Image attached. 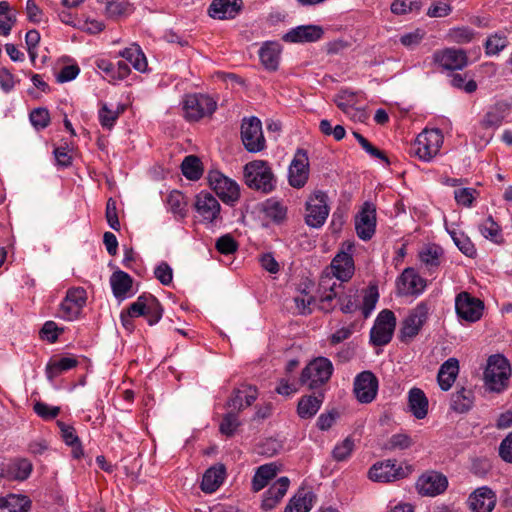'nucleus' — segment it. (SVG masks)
Instances as JSON below:
<instances>
[{
    "instance_id": "f257e3e1",
    "label": "nucleus",
    "mask_w": 512,
    "mask_h": 512,
    "mask_svg": "<svg viewBox=\"0 0 512 512\" xmlns=\"http://www.w3.org/2000/svg\"><path fill=\"white\" fill-rule=\"evenodd\" d=\"M163 308L157 298L151 294L140 295L133 302L126 312L121 313V323L128 331H133L134 324L132 318L144 316L149 325H154L162 318Z\"/></svg>"
},
{
    "instance_id": "f03ea898",
    "label": "nucleus",
    "mask_w": 512,
    "mask_h": 512,
    "mask_svg": "<svg viewBox=\"0 0 512 512\" xmlns=\"http://www.w3.org/2000/svg\"><path fill=\"white\" fill-rule=\"evenodd\" d=\"M511 374L510 363L504 356H490L483 376L486 390L497 394L504 392L509 386Z\"/></svg>"
},
{
    "instance_id": "7ed1b4c3",
    "label": "nucleus",
    "mask_w": 512,
    "mask_h": 512,
    "mask_svg": "<svg viewBox=\"0 0 512 512\" xmlns=\"http://www.w3.org/2000/svg\"><path fill=\"white\" fill-rule=\"evenodd\" d=\"M245 184L254 190L269 193L274 189L275 179L271 168L264 160L247 163L243 170Z\"/></svg>"
},
{
    "instance_id": "20e7f679",
    "label": "nucleus",
    "mask_w": 512,
    "mask_h": 512,
    "mask_svg": "<svg viewBox=\"0 0 512 512\" xmlns=\"http://www.w3.org/2000/svg\"><path fill=\"white\" fill-rule=\"evenodd\" d=\"M332 373V362L326 357H317L302 370L300 383L309 389H316L328 382Z\"/></svg>"
},
{
    "instance_id": "39448f33",
    "label": "nucleus",
    "mask_w": 512,
    "mask_h": 512,
    "mask_svg": "<svg viewBox=\"0 0 512 512\" xmlns=\"http://www.w3.org/2000/svg\"><path fill=\"white\" fill-rule=\"evenodd\" d=\"M443 144V134L437 129H424L411 146V153L423 161L434 158Z\"/></svg>"
},
{
    "instance_id": "423d86ee",
    "label": "nucleus",
    "mask_w": 512,
    "mask_h": 512,
    "mask_svg": "<svg viewBox=\"0 0 512 512\" xmlns=\"http://www.w3.org/2000/svg\"><path fill=\"white\" fill-rule=\"evenodd\" d=\"M413 472L412 465H397L395 460L375 463L368 471V477L374 482L389 483L408 477Z\"/></svg>"
},
{
    "instance_id": "0eeeda50",
    "label": "nucleus",
    "mask_w": 512,
    "mask_h": 512,
    "mask_svg": "<svg viewBox=\"0 0 512 512\" xmlns=\"http://www.w3.org/2000/svg\"><path fill=\"white\" fill-rule=\"evenodd\" d=\"M216 108L217 102L206 94H189L183 100L184 116L191 122L211 116Z\"/></svg>"
},
{
    "instance_id": "6e6552de",
    "label": "nucleus",
    "mask_w": 512,
    "mask_h": 512,
    "mask_svg": "<svg viewBox=\"0 0 512 512\" xmlns=\"http://www.w3.org/2000/svg\"><path fill=\"white\" fill-rule=\"evenodd\" d=\"M430 307L427 302L422 301L413 308L403 320L400 328V340L405 343L412 341L421 331L428 319Z\"/></svg>"
},
{
    "instance_id": "1a4fd4ad",
    "label": "nucleus",
    "mask_w": 512,
    "mask_h": 512,
    "mask_svg": "<svg viewBox=\"0 0 512 512\" xmlns=\"http://www.w3.org/2000/svg\"><path fill=\"white\" fill-rule=\"evenodd\" d=\"M241 140L245 149L250 153H258L265 149L266 141L262 123L257 117L252 116L242 120Z\"/></svg>"
},
{
    "instance_id": "9d476101",
    "label": "nucleus",
    "mask_w": 512,
    "mask_h": 512,
    "mask_svg": "<svg viewBox=\"0 0 512 512\" xmlns=\"http://www.w3.org/2000/svg\"><path fill=\"white\" fill-rule=\"evenodd\" d=\"M396 327V317L391 310H382L370 331V341L375 346L387 345Z\"/></svg>"
},
{
    "instance_id": "9b49d317",
    "label": "nucleus",
    "mask_w": 512,
    "mask_h": 512,
    "mask_svg": "<svg viewBox=\"0 0 512 512\" xmlns=\"http://www.w3.org/2000/svg\"><path fill=\"white\" fill-rule=\"evenodd\" d=\"M354 242L345 241L340 251L331 262V269L334 276L341 282L350 280L354 274L355 266L353 261Z\"/></svg>"
},
{
    "instance_id": "f8f14e48",
    "label": "nucleus",
    "mask_w": 512,
    "mask_h": 512,
    "mask_svg": "<svg viewBox=\"0 0 512 512\" xmlns=\"http://www.w3.org/2000/svg\"><path fill=\"white\" fill-rule=\"evenodd\" d=\"M484 303L479 298L463 291L455 298V311L457 316L466 322L474 323L481 319Z\"/></svg>"
},
{
    "instance_id": "ddd939ff",
    "label": "nucleus",
    "mask_w": 512,
    "mask_h": 512,
    "mask_svg": "<svg viewBox=\"0 0 512 512\" xmlns=\"http://www.w3.org/2000/svg\"><path fill=\"white\" fill-rule=\"evenodd\" d=\"M210 187L226 204H234L240 197L237 183L218 171H211L208 175Z\"/></svg>"
},
{
    "instance_id": "4468645a",
    "label": "nucleus",
    "mask_w": 512,
    "mask_h": 512,
    "mask_svg": "<svg viewBox=\"0 0 512 512\" xmlns=\"http://www.w3.org/2000/svg\"><path fill=\"white\" fill-rule=\"evenodd\" d=\"M378 386L379 382L374 373L362 371L354 379L353 392L360 403L368 404L376 398Z\"/></svg>"
},
{
    "instance_id": "2eb2a0df",
    "label": "nucleus",
    "mask_w": 512,
    "mask_h": 512,
    "mask_svg": "<svg viewBox=\"0 0 512 512\" xmlns=\"http://www.w3.org/2000/svg\"><path fill=\"white\" fill-rule=\"evenodd\" d=\"M306 224L313 228H320L329 215L327 196L323 192L314 193L306 203Z\"/></svg>"
},
{
    "instance_id": "dca6fc26",
    "label": "nucleus",
    "mask_w": 512,
    "mask_h": 512,
    "mask_svg": "<svg viewBox=\"0 0 512 512\" xmlns=\"http://www.w3.org/2000/svg\"><path fill=\"white\" fill-rule=\"evenodd\" d=\"M86 299L85 289L81 287L69 289L60 304L58 311L59 317L68 321L76 319L85 306Z\"/></svg>"
},
{
    "instance_id": "f3484780",
    "label": "nucleus",
    "mask_w": 512,
    "mask_h": 512,
    "mask_svg": "<svg viewBox=\"0 0 512 512\" xmlns=\"http://www.w3.org/2000/svg\"><path fill=\"white\" fill-rule=\"evenodd\" d=\"M355 230L357 236L364 240H370L376 230V208L370 202H365L355 216Z\"/></svg>"
},
{
    "instance_id": "a211bd4d",
    "label": "nucleus",
    "mask_w": 512,
    "mask_h": 512,
    "mask_svg": "<svg viewBox=\"0 0 512 512\" xmlns=\"http://www.w3.org/2000/svg\"><path fill=\"white\" fill-rule=\"evenodd\" d=\"M426 286V279L410 267L404 269L397 279L398 294L402 296H419L424 292Z\"/></svg>"
},
{
    "instance_id": "6ab92c4d",
    "label": "nucleus",
    "mask_w": 512,
    "mask_h": 512,
    "mask_svg": "<svg viewBox=\"0 0 512 512\" xmlns=\"http://www.w3.org/2000/svg\"><path fill=\"white\" fill-rule=\"evenodd\" d=\"M309 178V159L307 151L298 149L289 166L288 179L294 188L303 187Z\"/></svg>"
},
{
    "instance_id": "aec40b11",
    "label": "nucleus",
    "mask_w": 512,
    "mask_h": 512,
    "mask_svg": "<svg viewBox=\"0 0 512 512\" xmlns=\"http://www.w3.org/2000/svg\"><path fill=\"white\" fill-rule=\"evenodd\" d=\"M195 208L203 221L215 223L221 219V206L218 200L208 192H201L196 197Z\"/></svg>"
},
{
    "instance_id": "412c9836",
    "label": "nucleus",
    "mask_w": 512,
    "mask_h": 512,
    "mask_svg": "<svg viewBox=\"0 0 512 512\" xmlns=\"http://www.w3.org/2000/svg\"><path fill=\"white\" fill-rule=\"evenodd\" d=\"M340 287L341 284L338 285V288ZM336 289L337 285L336 283H333V285L330 287V291L321 297L319 306L320 309L326 312L330 311L332 308L330 305L331 301L338 297L340 309L343 313L349 314L356 311L358 308V305L354 299L356 296V291L353 292L350 290V294L348 295H339V292Z\"/></svg>"
},
{
    "instance_id": "4be33fe9",
    "label": "nucleus",
    "mask_w": 512,
    "mask_h": 512,
    "mask_svg": "<svg viewBox=\"0 0 512 512\" xmlns=\"http://www.w3.org/2000/svg\"><path fill=\"white\" fill-rule=\"evenodd\" d=\"M447 478L437 472H428L419 477L416 488L421 495L436 496L447 488Z\"/></svg>"
},
{
    "instance_id": "5701e85b",
    "label": "nucleus",
    "mask_w": 512,
    "mask_h": 512,
    "mask_svg": "<svg viewBox=\"0 0 512 512\" xmlns=\"http://www.w3.org/2000/svg\"><path fill=\"white\" fill-rule=\"evenodd\" d=\"M433 60L446 70H461L467 63V55L463 50L446 48L436 51L433 54Z\"/></svg>"
},
{
    "instance_id": "b1692460",
    "label": "nucleus",
    "mask_w": 512,
    "mask_h": 512,
    "mask_svg": "<svg viewBox=\"0 0 512 512\" xmlns=\"http://www.w3.org/2000/svg\"><path fill=\"white\" fill-rule=\"evenodd\" d=\"M324 30L319 25H300L289 30L282 39L288 43H312L320 40Z\"/></svg>"
},
{
    "instance_id": "393cba45",
    "label": "nucleus",
    "mask_w": 512,
    "mask_h": 512,
    "mask_svg": "<svg viewBox=\"0 0 512 512\" xmlns=\"http://www.w3.org/2000/svg\"><path fill=\"white\" fill-rule=\"evenodd\" d=\"M467 502L472 512H491L496 505V495L491 488L483 486L472 492Z\"/></svg>"
},
{
    "instance_id": "a878e982",
    "label": "nucleus",
    "mask_w": 512,
    "mask_h": 512,
    "mask_svg": "<svg viewBox=\"0 0 512 512\" xmlns=\"http://www.w3.org/2000/svg\"><path fill=\"white\" fill-rule=\"evenodd\" d=\"M511 104L507 101H497L489 106L480 124L484 129H496L511 113Z\"/></svg>"
},
{
    "instance_id": "bb28decb",
    "label": "nucleus",
    "mask_w": 512,
    "mask_h": 512,
    "mask_svg": "<svg viewBox=\"0 0 512 512\" xmlns=\"http://www.w3.org/2000/svg\"><path fill=\"white\" fill-rule=\"evenodd\" d=\"M242 7V0H213L209 6L208 14L214 19H233L240 13Z\"/></svg>"
},
{
    "instance_id": "cd10ccee",
    "label": "nucleus",
    "mask_w": 512,
    "mask_h": 512,
    "mask_svg": "<svg viewBox=\"0 0 512 512\" xmlns=\"http://www.w3.org/2000/svg\"><path fill=\"white\" fill-rule=\"evenodd\" d=\"M290 485V480L286 476L278 478L271 487L264 493L261 507L265 511L275 508L285 496Z\"/></svg>"
},
{
    "instance_id": "c85d7f7f",
    "label": "nucleus",
    "mask_w": 512,
    "mask_h": 512,
    "mask_svg": "<svg viewBox=\"0 0 512 512\" xmlns=\"http://www.w3.org/2000/svg\"><path fill=\"white\" fill-rule=\"evenodd\" d=\"M258 396L256 387L251 385H242L233 392V396L228 401V407L234 411L239 412L246 407H249Z\"/></svg>"
},
{
    "instance_id": "c756f323",
    "label": "nucleus",
    "mask_w": 512,
    "mask_h": 512,
    "mask_svg": "<svg viewBox=\"0 0 512 512\" xmlns=\"http://www.w3.org/2000/svg\"><path fill=\"white\" fill-rule=\"evenodd\" d=\"M282 47L278 42L267 41L261 46L258 54L262 65L269 71H276L279 66Z\"/></svg>"
},
{
    "instance_id": "7c9ffc66",
    "label": "nucleus",
    "mask_w": 512,
    "mask_h": 512,
    "mask_svg": "<svg viewBox=\"0 0 512 512\" xmlns=\"http://www.w3.org/2000/svg\"><path fill=\"white\" fill-rule=\"evenodd\" d=\"M459 373V361L449 358L439 368L437 381L443 391H448L454 384Z\"/></svg>"
},
{
    "instance_id": "2f4dec72",
    "label": "nucleus",
    "mask_w": 512,
    "mask_h": 512,
    "mask_svg": "<svg viewBox=\"0 0 512 512\" xmlns=\"http://www.w3.org/2000/svg\"><path fill=\"white\" fill-rule=\"evenodd\" d=\"M428 399L420 388L413 387L408 392V406L412 415L417 419H423L428 413Z\"/></svg>"
},
{
    "instance_id": "473e14b6",
    "label": "nucleus",
    "mask_w": 512,
    "mask_h": 512,
    "mask_svg": "<svg viewBox=\"0 0 512 512\" xmlns=\"http://www.w3.org/2000/svg\"><path fill=\"white\" fill-rule=\"evenodd\" d=\"M32 463L24 458H16L6 461V479L7 480H26L31 472Z\"/></svg>"
},
{
    "instance_id": "72a5a7b5",
    "label": "nucleus",
    "mask_w": 512,
    "mask_h": 512,
    "mask_svg": "<svg viewBox=\"0 0 512 512\" xmlns=\"http://www.w3.org/2000/svg\"><path fill=\"white\" fill-rule=\"evenodd\" d=\"M226 475L224 465L219 464L210 467L203 475L201 489L206 493L215 492L223 483Z\"/></svg>"
},
{
    "instance_id": "f704fd0d",
    "label": "nucleus",
    "mask_w": 512,
    "mask_h": 512,
    "mask_svg": "<svg viewBox=\"0 0 512 512\" xmlns=\"http://www.w3.org/2000/svg\"><path fill=\"white\" fill-rule=\"evenodd\" d=\"M277 472L278 466L276 463H268L259 466L252 478V491L259 492L262 490L268 484V482L277 475Z\"/></svg>"
},
{
    "instance_id": "c9c22d12",
    "label": "nucleus",
    "mask_w": 512,
    "mask_h": 512,
    "mask_svg": "<svg viewBox=\"0 0 512 512\" xmlns=\"http://www.w3.org/2000/svg\"><path fill=\"white\" fill-rule=\"evenodd\" d=\"M110 285L113 295L118 299H123L131 290L133 279L128 273L122 270H116L110 277Z\"/></svg>"
},
{
    "instance_id": "e433bc0d",
    "label": "nucleus",
    "mask_w": 512,
    "mask_h": 512,
    "mask_svg": "<svg viewBox=\"0 0 512 512\" xmlns=\"http://www.w3.org/2000/svg\"><path fill=\"white\" fill-rule=\"evenodd\" d=\"M31 501L27 496L10 494L0 497V512H28Z\"/></svg>"
},
{
    "instance_id": "4c0bfd02",
    "label": "nucleus",
    "mask_w": 512,
    "mask_h": 512,
    "mask_svg": "<svg viewBox=\"0 0 512 512\" xmlns=\"http://www.w3.org/2000/svg\"><path fill=\"white\" fill-rule=\"evenodd\" d=\"M315 498L316 497L313 492L301 489L290 500L285 512H309L313 506Z\"/></svg>"
},
{
    "instance_id": "58836bf2",
    "label": "nucleus",
    "mask_w": 512,
    "mask_h": 512,
    "mask_svg": "<svg viewBox=\"0 0 512 512\" xmlns=\"http://www.w3.org/2000/svg\"><path fill=\"white\" fill-rule=\"evenodd\" d=\"M443 250L438 245L432 244L423 247L419 252V259L421 263L429 270H434L439 267Z\"/></svg>"
},
{
    "instance_id": "ea45409f",
    "label": "nucleus",
    "mask_w": 512,
    "mask_h": 512,
    "mask_svg": "<svg viewBox=\"0 0 512 512\" xmlns=\"http://www.w3.org/2000/svg\"><path fill=\"white\" fill-rule=\"evenodd\" d=\"M119 55L128 61L135 70L145 72L147 69V60L141 48L133 44L119 52Z\"/></svg>"
},
{
    "instance_id": "a19ab883",
    "label": "nucleus",
    "mask_w": 512,
    "mask_h": 512,
    "mask_svg": "<svg viewBox=\"0 0 512 512\" xmlns=\"http://www.w3.org/2000/svg\"><path fill=\"white\" fill-rule=\"evenodd\" d=\"M473 403L472 390L463 387L452 395L451 408L458 413H465L472 408Z\"/></svg>"
},
{
    "instance_id": "79ce46f5",
    "label": "nucleus",
    "mask_w": 512,
    "mask_h": 512,
    "mask_svg": "<svg viewBox=\"0 0 512 512\" xmlns=\"http://www.w3.org/2000/svg\"><path fill=\"white\" fill-rule=\"evenodd\" d=\"M322 398L317 396H303L297 406V413L302 419L312 418L320 409Z\"/></svg>"
},
{
    "instance_id": "37998d69",
    "label": "nucleus",
    "mask_w": 512,
    "mask_h": 512,
    "mask_svg": "<svg viewBox=\"0 0 512 512\" xmlns=\"http://www.w3.org/2000/svg\"><path fill=\"white\" fill-rule=\"evenodd\" d=\"M133 6L125 0H114L105 4L104 13L107 18L119 20L129 16L133 12Z\"/></svg>"
},
{
    "instance_id": "c03bdc74",
    "label": "nucleus",
    "mask_w": 512,
    "mask_h": 512,
    "mask_svg": "<svg viewBox=\"0 0 512 512\" xmlns=\"http://www.w3.org/2000/svg\"><path fill=\"white\" fill-rule=\"evenodd\" d=\"M16 11L7 1L0 2V35L8 36L16 23Z\"/></svg>"
},
{
    "instance_id": "a18cd8bd",
    "label": "nucleus",
    "mask_w": 512,
    "mask_h": 512,
    "mask_svg": "<svg viewBox=\"0 0 512 512\" xmlns=\"http://www.w3.org/2000/svg\"><path fill=\"white\" fill-rule=\"evenodd\" d=\"M78 364L77 359L73 357H63L58 360L50 361L46 367V375L49 380H53L65 371H68Z\"/></svg>"
},
{
    "instance_id": "49530a36",
    "label": "nucleus",
    "mask_w": 512,
    "mask_h": 512,
    "mask_svg": "<svg viewBox=\"0 0 512 512\" xmlns=\"http://www.w3.org/2000/svg\"><path fill=\"white\" fill-rule=\"evenodd\" d=\"M478 228L484 238L496 244L503 242L501 227L497 222L494 221L492 216H489L482 223H480Z\"/></svg>"
},
{
    "instance_id": "de8ad7c7",
    "label": "nucleus",
    "mask_w": 512,
    "mask_h": 512,
    "mask_svg": "<svg viewBox=\"0 0 512 512\" xmlns=\"http://www.w3.org/2000/svg\"><path fill=\"white\" fill-rule=\"evenodd\" d=\"M263 212L267 218H270L274 222H282L286 218L287 208L282 202L276 199H267L263 203Z\"/></svg>"
},
{
    "instance_id": "09e8293b",
    "label": "nucleus",
    "mask_w": 512,
    "mask_h": 512,
    "mask_svg": "<svg viewBox=\"0 0 512 512\" xmlns=\"http://www.w3.org/2000/svg\"><path fill=\"white\" fill-rule=\"evenodd\" d=\"M181 170L187 179L193 181L199 180L203 172L200 159L194 155H189L184 158L181 164Z\"/></svg>"
},
{
    "instance_id": "8fccbe9b",
    "label": "nucleus",
    "mask_w": 512,
    "mask_h": 512,
    "mask_svg": "<svg viewBox=\"0 0 512 512\" xmlns=\"http://www.w3.org/2000/svg\"><path fill=\"white\" fill-rule=\"evenodd\" d=\"M414 444L413 439L406 433L393 434L383 445V449L394 452L409 449Z\"/></svg>"
},
{
    "instance_id": "3c124183",
    "label": "nucleus",
    "mask_w": 512,
    "mask_h": 512,
    "mask_svg": "<svg viewBox=\"0 0 512 512\" xmlns=\"http://www.w3.org/2000/svg\"><path fill=\"white\" fill-rule=\"evenodd\" d=\"M126 109V106L123 104H119L116 110H111L107 106V104H102L99 110V121L103 128L111 129L120 114H122Z\"/></svg>"
},
{
    "instance_id": "603ef678",
    "label": "nucleus",
    "mask_w": 512,
    "mask_h": 512,
    "mask_svg": "<svg viewBox=\"0 0 512 512\" xmlns=\"http://www.w3.org/2000/svg\"><path fill=\"white\" fill-rule=\"evenodd\" d=\"M167 204L173 214L180 217L186 215L187 202L185 196L180 191H172L167 197Z\"/></svg>"
},
{
    "instance_id": "864d4df0",
    "label": "nucleus",
    "mask_w": 512,
    "mask_h": 512,
    "mask_svg": "<svg viewBox=\"0 0 512 512\" xmlns=\"http://www.w3.org/2000/svg\"><path fill=\"white\" fill-rule=\"evenodd\" d=\"M354 448V440L351 437H346L343 441L335 445L332 450V458L338 462L346 461L352 455Z\"/></svg>"
},
{
    "instance_id": "5fc2aeb1",
    "label": "nucleus",
    "mask_w": 512,
    "mask_h": 512,
    "mask_svg": "<svg viewBox=\"0 0 512 512\" xmlns=\"http://www.w3.org/2000/svg\"><path fill=\"white\" fill-rule=\"evenodd\" d=\"M379 294L375 286L369 287L363 296V303L361 306V312L364 318H368L374 310L378 301Z\"/></svg>"
},
{
    "instance_id": "6e6d98bb",
    "label": "nucleus",
    "mask_w": 512,
    "mask_h": 512,
    "mask_svg": "<svg viewBox=\"0 0 512 512\" xmlns=\"http://www.w3.org/2000/svg\"><path fill=\"white\" fill-rule=\"evenodd\" d=\"M314 302V297L304 291L294 297L295 308L297 313L301 315L310 314Z\"/></svg>"
},
{
    "instance_id": "4d7b16f0",
    "label": "nucleus",
    "mask_w": 512,
    "mask_h": 512,
    "mask_svg": "<svg viewBox=\"0 0 512 512\" xmlns=\"http://www.w3.org/2000/svg\"><path fill=\"white\" fill-rule=\"evenodd\" d=\"M353 136L358 141L360 146L372 157L378 158L380 160H383L388 163V158L386 155L379 150L378 148L374 147L364 136H362L360 133L354 131Z\"/></svg>"
},
{
    "instance_id": "13d9d810",
    "label": "nucleus",
    "mask_w": 512,
    "mask_h": 512,
    "mask_svg": "<svg viewBox=\"0 0 512 512\" xmlns=\"http://www.w3.org/2000/svg\"><path fill=\"white\" fill-rule=\"evenodd\" d=\"M31 124L36 129H44L49 125L50 115L46 108H36L30 113Z\"/></svg>"
},
{
    "instance_id": "bf43d9fd",
    "label": "nucleus",
    "mask_w": 512,
    "mask_h": 512,
    "mask_svg": "<svg viewBox=\"0 0 512 512\" xmlns=\"http://www.w3.org/2000/svg\"><path fill=\"white\" fill-rule=\"evenodd\" d=\"M508 44V40L505 36L493 35L486 41L485 48L488 55H497L501 52Z\"/></svg>"
},
{
    "instance_id": "052dcab7",
    "label": "nucleus",
    "mask_w": 512,
    "mask_h": 512,
    "mask_svg": "<svg viewBox=\"0 0 512 512\" xmlns=\"http://www.w3.org/2000/svg\"><path fill=\"white\" fill-rule=\"evenodd\" d=\"M453 241L459 250L468 257H474L476 255V248L472 241L464 235H457L455 232L452 234Z\"/></svg>"
},
{
    "instance_id": "680f3d73",
    "label": "nucleus",
    "mask_w": 512,
    "mask_h": 512,
    "mask_svg": "<svg viewBox=\"0 0 512 512\" xmlns=\"http://www.w3.org/2000/svg\"><path fill=\"white\" fill-rule=\"evenodd\" d=\"M215 246L221 254L225 255L234 253L238 248L237 242L230 234L218 238Z\"/></svg>"
},
{
    "instance_id": "e2e57ef3",
    "label": "nucleus",
    "mask_w": 512,
    "mask_h": 512,
    "mask_svg": "<svg viewBox=\"0 0 512 512\" xmlns=\"http://www.w3.org/2000/svg\"><path fill=\"white\" fill-rule=\"evenodd\" d=\"M105 217L108 225L115 231L120 230V222L117 214L116 201L113 198H109L106 203Z\"/></svg>"
},
{
    "instance_id": "0e129e2a",
    "label": "nucleus",
    "mask_w": 512,
    "mask_h": 512,
    "mask_svg": "<svg viewBox=\"0 0 512 512\" xmlns=\"http://www.w3.org/2000/svg\"><path fill=\"white\" fill-rule=\"evenodd\" d=\"M34 412L44 420H51L58 416L60 408L57 406H49L44 402H36L34 404Z\"/></svg>"
},
{
    "instance_id": "69168bd1",
    "label": "nucleus",
    "mask_w": 512,
    "mask_h": 512,
    "mask_svg": "<svg viewBox=\"0 0 512 512\" xmlns=\"http://www.w3.org/2000/svg\"><path fill=\"white\" fill-rule=\"evenodd\" d=\"M475 193L473 188H460L454 191V198L457 204L470 207L475 200Z\"/></svg>"
},
{
    "instance_id": "338daca9",
    "label": "nucleus",
    "mask_w": 512,
    "mask_h": 512,
    "mask_svg": "<svg viewBox=\"0 0 512 512\" xmlns=\"http://www.w3.org/2000/svg\"><path fill=\"white\" fill-rule=\"evenodd\" d=\"M154 275L162 285H170L173 280V270L166 262H161L154 270Z\"/></svg>"
},
{
    "instance_id": "774afa93",
    "label": "nucleus",
    "mask_w": 512,
    "mask_h": 512,
    "mask_svg": "<svg viewBox=\"0 0 512 512\" xmlns=\"http://www.w3.org/2000/svg\"><path fill=\"white\" fill-rule=\"evenodd\" d=\"M238 425H239V421H238L237 415L234 411L231 410V412L227 413L224 416V418L220 424V431L222 434L231 436L235 432Z\"/></svg>"
}]
</instances>
